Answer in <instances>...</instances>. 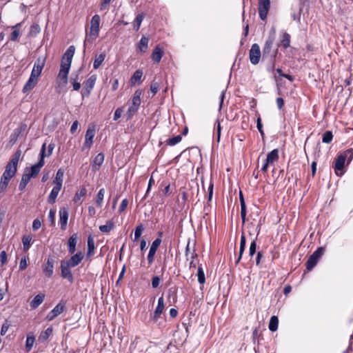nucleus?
<instances>
[{"label":"nucleus","mask_w":353,"mask_h":353,"mask_svg":"<svg viewBox=\"0 0 353 353\" xmlns=\"http://www.w3.org/2000/svg\"><path fill=\"white\" fill-rule=\"evenodd\" d=\"M31 241H32L31 236L28 235V236H23L22 243H23L24 251H28L30 249Z\"/></svg>","instance_id":"nucleus-48"},{"label":"nucleus","mask_w":353,"mask_h":353,"mask_svg":"<svg viewBox=\"0 0 353 353\" xmlns=\"http://www.w3.org/2000/svg\"><path fill=\"white\" fill-rule=\"evenodd\" d=\"M333 139V134L331 131H326L322 137V141L325 143H330Z\"/></svg>","instance_id":"nucleus-53"},{"label":"nucleus","mask_w":353,"mask_h":353,"mask_svg":"<svg viewBox=\"0 0 353 353\" xmlns=\"http://www.w3.org/2000/svg\"><path fill=\"white\" fill-rule=\"evenodd\" d=\"M17 171V165H13L12 163L8 162L6 166V169L3 175L6 176L10 179L14 177Z\"/></svg>","instance_id":"nucleus-20"},{"label":"nucleus","mask_w":353,"mask_h":353,"mask_svg":"<svg viewBox=\"0 0 353 353\" xmlns=\"http://www.w3.org/2000/svg\"><path fill=\"white\" fill-rule=\"evenodd\" d=\"M97 80L96 75H92L88 78V79L83 83V88L81 92V94L83 97L84 95L88 97L92 90L93 89L95 82Z\"/></svg>","instance_id":"nucleus-13"},{"label":"nucleus","mask_w":353,"mask_h":353,"mask_svg":"<svg viewBox=\"0 0 353 353\" xmlns=\"http://www.w3.org/2000/svg\"><path fill=\"white\" fill-rule=\"evenodd\" d=\"M198 282L200 284H203L205 281L204 271L201 265L199 266L197 271Z\"/></svg>","instance_id":"nucleus-50"},{"label":"nucleus","mask_w":353,"mask_h":353,"mask_svg":"<svg viewBox=\"0 0 353 353\" xmlns=\"http://www.w3.org/2000/svg\"><path fill=\"white\" fill-rule=\"evenodd\" d=\"M279 157V150L274 149L268 154L265 161H267L268 163L272 164L273 162L276 161Z\"/></svg>","instance_id":"nucleus-30"},{"label":"nucleus","mask_w":353,"mask_h":353,"mask_svg":"<svg viewBox=\"0 0 353 353\" xmlns=\"http://www.w3.org/2000/svg\"><path fill=\"white\" fill-rule=\"evenodd\" d=\"M64 171L61 168L59 169L55 176V179L54 183H55V186L61 188L63 183V178Z\"/></svg>","instance_id":"nucleus-35"},{"label":"nucleus","mask_w":353,"mask_h":353,"mask_svg":"<svg viewBox=\"0 0 353 353\" xmlns=\"http://www.w3.org/2000/svg\"><path fill=\"white\" fill-rule=\"evenodd\" d=\"M21 154V150H17L9 162L12 163L13 165H17Z\"/></svg>","instance_id":"nucleus-57"},{"label":"nucleus","mask_w":353,"mask_h":353,"mask_svg":"<svg viewBox=\"0 0 353 353\" xmlns=\"http://www.w3.org/2000/svg\"><path fill=\"white\" fill-rule=\"evenodd\" d=\"M249 58L251 63L253 65L258 64L261 58L262 59V52L258 43L252 44L249 52Z\"/></svg>","instance_id":"nucleus-5"},{"label":"nucleus","mask_w":353,"mask_h":353,"mask_svg":"<svg viewBox=\"0 0 353 353\" xmlns=\"http://www.w3.org/2000/svg\"><path fill=\"white\" fill-rule=\"evenodd\" d=\"M95 249L94 239L92 236H89L88 238V252L87 256H91L94 254Z\"/></svg>","instance_id":"nucleus-38"},{"label":"nucleus","mask_w":353,"mask_h":353,"mask_svg":"<svg viewBox=\"0 0 353 353\" xmlns=\"http://www.w3.org/2000/svg\"><path fill=\"white\" fill-rule=\"evenodd\" d=\"M345 162V159H344L343 156H342L341 154L337 156L334 165V172L337 176H341L343 174Z\"/></svg>","instance_id":"nucleus-14"},{"label":"nucleus","mask_w":353,"mask_h":353,"mask_svg":"<svg viewBox=\"0 0 353 353\" xmlns=\"http://www.w3.org/2000/svg\"><path fill=\"white\" fill-rule=\"evenodd\" d=\"M105 58V54L104 52L101 53L99 55H96L93 63V68L94 69H98L103 63V61H104Z\"/></svg>","instance_id":"nucleus-41"},{"label":"nucleus","mask_w":353,"mask_h":353,"mask_svg":"<svg viewBox=\"0 0 353 353\" xmlns=\"http://www.w3.org/2000/svg\"><path fill=\"white\" fill-rule=\"evenodd\" d=\"M159 88V83L155 81H153L150 85V90L153 95L156 94Z\"/></svg>","instance_id":"nucleus-59"},{"label":"nucleus","mask_w":353,"mask_h":353,"mask_svg":"<svg viewBox=\"0 0 353 353\" xmlns=\"http://www.w3.org/2000/svg\"><path fill=\"white\" fill-rule=\"evenodd\" d=\"M279 319L276 316H272L270 318L269 323V330L272 332H275L278 329Z\"/></svg>","instance_id":"nucleus-43"},{"label":"nucleus","mask_w":353,"mask_h":353,"mask_svg":"<svg viewBox=\"0 0 353 353\" xmlns=\"http://www.w3.org/2000/svg\"><path fill=\"white\" fill-rule=\"evenodd\" d=\"M41 32V28L38 23H33L30 28L28 36L30 37H36Z\"/></svg>","instance_id":"nucleus-40"},{"label":"nucleus","mask_w":353,"mask_h":353,"mask_svg":"<svg viewBox=\"0 0 353 353\" xmlns=\"http://www.w3.org/2000/svg\"><path fill=\"white\" fill-rule=\"evenodd\" d=\"M10 327V324L8 323V321L6 320L2 325L1 329V335L3 336L6 334Z\"/></svg>","instance_id":"nucleus-63"},{"label":"nucleus","mask_w":353,"mask_h":353,"mask_svg":"<svg viewBox=\"0 0 353 353\" xmlns=\"http://www.w3.org/2000/svg\"><path fill=\"white\" fill-rule=\"evenodd\" d=\"M270 7V0H259V14L261 20L267 19Z\"/></svg>","instance_id":"nucleus-11"},{"label":"nucleus","mask_w":353,"mask_h":353,"mask_svg":"<svg viewBox=\"0 0 353 353\" xmlns=\"http://www.w3.org/2000/svg\"><path fill=\"white\" fill-rule=\"evenodd\" d=\"M78 235L77 233L73 234L68 240V249L70 254H73L76 251Z\"/></svg>","instance_id":"nucleus-17"},{"label":"nucleus","mask_w":353,"mask_h":353,"mask_svg":"<svg viewBox=\"0 0 353 353\" xmlns=\"http://www.w3.org/2000/svg\"><path fill=\"white\" fill-rule=\"evenodd\" d=\"M44 299H45L44 294L40 293V294L36 295L30 303L31 308L32 309L37 308L43 303Z\"/></svg>","instance_id":"nucleus-23"},{"label":"nucleus","mask_w":353,"mask_h":353,"mask_svg":"<svg viewBox=\"0 0 353 353\" xmlns=\"http://www.w3.org/2000/svg\"><path fill=\"white\" fill-rule=\"evenodd\" d=\"M239 200L241 203V217L243 221V223L245 222L246 220V205L245 202V199L243 197V194L241 191L239 192Z\"/></svg>","instance_id":"nucleus-22"},{"label":"nucleus","mask_w":353,"mask_h":353,"mask_svg":"<svg viewBox=\"0 0 353 353\" xmlns=\"http://www.w3.org/2000/svg\"><path fill=\"white\" fill-rule=\"evenodd\" d=\"M149 39L143 36L137 44V47L141 52H145L148 48Z\"/></svg>","instance_id":"nucleus-32"},{"label":"nucleus","mask_w":353,"mask_h":353,"mask_svg":"<svg viewBox=\"0 0 353 353\" xmlns=\"http://www.w3.org/2000/svg\"><path fill=\"white\" fill-rule=\"evenodd\" d=\"M104 161V154L103 153H99L93 159L91 165L92 167H95V170H99Z\"/></svg>","instance_id":"nucleus-27"},{"label":"nucleus","mask_w":353,"mask_h":353,"mask_svg":"<svg viewBox=\"0 0 353 353\" xmlns=\"http://www.w3.org/2000/svg\"><path fill=\"white\" fill-rule=\"evenodd\" d=\"M55 263V258L52 256H49L46 259V263L43 265V272L46 277L50 278L52 276Z\"/></svg>","instance_id":"nucleus-9"},{"label":"nucleus","mask_w":353,"mask_h":353,"mask_svg":"<svg viewBox=\"0 0 353 353\" xmlns=\"http://www.w3.org/2000/svg\"><path fill=\"white\" fill-rule=\"evenodd\" d=\"M145 16V14L142 12L139 14L133 21V27L136 31H138L140 28L141 24Z\"/></svg>","instance_id":"nucleus-37"},{"label":"nucleus","mask_w":353,"mask_h":353,"mask_svg":"<svg viewBox=\"0 0 353 353\" xmlns=\"http://www.w3.org/2000/svg\"><path fill=\"white\" fill-rule=\"evenodd\" d=\"M341 154L344 157L345 160H347V163H349L353 159V148L347 149Z\"/></svg>","instance_id":"nucleus-52"},{"label":"nucleus","mask_w":353,"mask_h":353,"mask_svg":"<svg viewBox=\"0 0 353 353\" xmlns=\"http://www.w3.org/2000/svg\"><path fill=\"white\" fill-rule=\"evenodd\" d=\"M74 51H75V48L74 46H69V48L64 52V54L62 57V59L72 62V57L74 54Z\"/></svg>","instance_id":"nucleus-33"},{"label":"nucleus","mask_w":353,"mask_h":353,"mask_svg":"<svg viewBox=\"0 0 353 353\" xmlns=\"http://www.w3.org/2000/svg\"><path fill=\"white\" fill-rule=\"evenodd\" d=\"M100 21L101 18L99 14H94L92 17L90 21V31L89 32H86V37L83 43V53L85 52L86 43L88 42L91 43L97 39V37H98L99 33Z\"/></svg>","instance_id":"nucleus-3"},{"label":"nucleus","mask_w":353,"mask_h":353,"mask_svg":"<svg viewBox=\"0 0 353 353\" xmlns=\"http://www.w3.org/2000/svg\"><path fill=\"white\" fill-rule=\"evenodd\" d=\"M165 308V303L163 295L159 298L158 304L154 312L150 314V321L156 323L160 318Z\"/></svg>","instance_id":"nucleus-7"},{"label":"nucleus","mask_w":353,"mask_h":353,"mask_svg":"<svg viewBox=\"0 0 353 353\" xmlns=\"http://www.w3.org/2000/svg\"><path fill=\"white\" fill-rule=\"evenodd\" d=\"M71 268H72L65 262L64 260L61 261V276L64 279H67L70 283H72L74 282V276L71 272Z\"/></svg>","instance_id":"nucleus-8"},{"label":"nucleus","mask_w":353,"mask_h":353,"mask_svg":"<svg viewBox=\"0 0 353 353\" xmlns=\"http://www.w3.org/2000/svg\"><path fill=\"white\" fill-rule=\"evenodd\" d=\"M262 62L265 63V68L268 72L273 73L275 70L276 59L263 60Z\"/></svg>","instance_id":"nucleus-42"},{"label":"nucleus","mask_w":353,"mask_h":353,"mask_svg":"<svg viewBox=\"0 0 353 353\" xmlns=\"http://www.w3.org/2000/svg\"><path fill=\"white\" fill-rule=\"evenodd\" d=\"M65 309V302L61 300L47 315L46 319L48 321H52L60 314L63 312Z\"/></svg>","instance_id":"nucleus-10"},{"label":"nucleus","mask_w":353,"mask_h":353,"mask_svg":"<svg viewBox=\"0 0 353 353\" xmlns=\"http://www.w3.org/2000/svg\"><path fill=\"white\" fill-rule=\"evenodd\" d=\"M68 212L65 208H62L59 210V223L61 229L65 230L68 224Z\"/></svg>","instance_id":"nucleus-16"},{"label":"nucleus","mask_w":353,"mask_h":353,"mask_svg":"<svg viewBox=\"0 0 353 353\" xmlns=\"http://www.w3.org/2000/svg\"><path fill=\"white\" fill-rule=\"evenodd\" d=\"M44 148H43L41 154V159L38 163L32 165L30 168H26L22 175L21 180L19 185V190L23 191L29 183L31 178L36 177L40 172L41 168L44 165Z\"/></svg>","instance_id":"nucleus-1"},{"label":"nucleus","mask_w":353,"mask_h":353,"mask_svg":"<svg viewBox=\"0 0 353 353\" xmlns=\"http://www.w3.org/2000/svg\"><path fill=\"white\" fill-rule=\"evenodd\" d=\"M142 94V90H137L132 99V106L137 108L139 109L140 105H141V97Z\"/></svg>","instance_id":"nucleus-25"},{"label":"nucleus","mask_w":353,"mask_h":353,"mask_svg":"<svg viewBox=\"0 0 353 353\" xmlns=\"http://www.w3.org/2000/svg\"><path fill=\"white\" fill-rule=\"evenodd\" d=\"M35 341V338L34 336H28L26 341V351L29 352Z\"/></svg>","instance_id":"nucleus-47"},{"label":"nucleus","mask_w":353,"mask_h":353,"mask_svg":"<svg viewBox=\"0 0 353 353\" xmlns=\"http://www.w3.org/2000/svg\"><path fill=\"white\" fill-rule=\"evenodd\" d=\"M138 110V108L132 105H130L128 108V110L126 112V120L128 121L131 119L133 117V116L137 112Z\"/></svg>","instance_id":"nucleus-54"},{"label":"nucleus","mask_w":353,"mask_h":353,"mask_svg":"<svg viewBox=\"0 0 353 353\" xmlns=\"http://www.w3.org/2000/svg\"><path fill=\"white\" fill-rule=\"evenodd\" d=\"M19 36L20 31H18L17 30H13L10 35V40L12 41H15L18 39Z\"/></svg>","instance_id":"nucleus-62"},{"label":"nucleus","mask_w":353,"mask_h":353,"mask_svg":"<svg viewBox=\"0 0 353 353\" xmlns=\"http://www.w3.org/2000/svg\"><path fill=\"white\" fill-rule=\"evenodd\" d=\"M104 194H105V190L103 188H101L99 190L97 194V197L95 199V203L96 205L98 208H101L103 203V198H104Z\"/></svg>","instance_id":"nucleus-45"},{"label":"nucleus","mask_w":353,"mask_h":353,"mask_svg":"<svg viewBox=\"0 0 353 353\" xmlns=\"http://www.w3.org/2000/svg\"><path fill=\"white\" fill-rule=\"evenodd\" d=\"M216 123L217 124L216 126V140L219 143L221 139V127L220 124V121L219 119L216 121Z\"/></svg>","instance_id":"nucleus-60"},{"label":"nucleus","mask_w":353,"mask_h":353,"mask_svg":"<svg viewBox=\"0 0 353 353\" xmlns=\"http://www.w3.org/2000/svg\"><path fill=\"white\" fill-rule=\"evenodd\" d=\"M280 42L284 49H287L290 45V35L287 32H283L281 35Z\"/></svg>","instance_id":"nucleus-39"},{"label":"nucleus","mask_w":353,"mask_h":353,"mask_svg":"<svg viewBox=\"0 0 353 353\" xmlns=\"http://www.w3.org/2000/svg\"><path fill=\"white\" fill-rule=\"evenodd\" d=\"M160 281H161V279L159 276H153L152 279V288H157L159 285Z\"/></svg>","instance_id":"nucleus-64"},{"label":"nucleus","mask_w":353,"mask_h":353,"mask_svg":"<svg viewBox=\"0 0 353 353\" xmlns=\"http://www.w3.org/2000/svg\"><path fill=\"white\" fill-rule=\"evenodd\" d=\"M87 192V190L85 187H83L79 192H77L73 198V201L74 203H77L79 201H80L81 198L85 196Z\"/></svg>","instance_id":"nucleus-49"},{"label":"nucleus","mask_w":353,"mask_h":353,"mask_svg":"<svg viewBox=\"0 0 353 353\" xmlns=\"http://www.w3.org/2000/svg\"><path fill=\"white\" fill-rule=\"evenodd\" d=\"M163 55V52L161 48L158 45L153 50L151 58L156 63H159L161 61Z\"/></svg>","instance_id":"nucleus-21"},{"label":"nucleus","mask_w":353,"mask_h":353,"mask_svg":"<svg viewBox=\"0 0 353 353\" xmlns=\"http://www.w3.org/2000/svg\"><path fill=\"white\" fill-rule=\"evenodd\" d=\"M115 227V223L113 219L108 220L105 225L99 226V230L103 233H109Z\"/></svg>","instance_id":"nucleus-26"},{"label":"nucleus","mask_w":353,"mask_h":353,"mask_svg":"<svg viewBox=\"0 0 353 353\" xmlns=\"http://www.w3.org/2000/svg\"><path fill=\"white\" fill-rule=\"evenodd\" d=\"M71 61H65V60H61V68L60 70L65 71L69 72L70 66H71Z\"/></svg>","instance_id":"nucleus-56"},{"label":"nucleus","mask_w":353,"mask_h":353,"mask_svg":"<svg viewBox=\"0 0 353 353\" xmlns=\"http://www.w3.org/2000/svg\"><path fill=\"white\" fill-rule=\"evenodd\" d=\"M143 230H144V226L143 224H139V225H137L136 227L135 230H134V241H137L141 237Z\"/></svg>","instance_id":"nucleus-55"},{"label":"nucleus","mask_w":353,"mask_h":353,"mask_svg":"<svg viewBox=\"0 0 353 353\" xmlns=\"http://www.w3.org/2000/svg\"><path fill=\"white\" fill-rule=\"evenodd\" d=\"M10 179V178L2 174L0 180V193H2L6 190Z\"/></svg>","instance_id":"nucleus-44"},{"label":"nucleus","mask_w":353,"mask_h":353,"mask_svg":"<svg viewBox=\"0 0 353 353\" xmlns=\"http://www.w3.org/2000/svg\"><path fill=\"white\" fill-rule=\"evenodd\" d=\"M61 188L54 186L52 190H51V192L50 193L48 197V202L50 204H53L56 201V199L58 196V194Z\"/></svg>","instance_id":"nucleus-31"},{"label":"nucleus","mask_w":353,"mask_h":353,"mask_svg":"<svg viewBox=\"0 0 353 353\" xmlns=\"http://www.w3.org/2000/svg\"><path fill=\"white\" fill-rule=\"evenodd\" d=\"M324 252L325 248L319 247L310 256L306 262L307 271H311L315 267Z\"/></svg>","instance_id":"nucleus-4"},{"label":"nucleus","mask_w":353,"mask_h":353,"mask_svg":"<svg viewBox=\"0 0 353 353\" xmlns=\"http://www.w3.org/2000/svg\"><path fill=\"white\" fill-rule=\"evenodd\" d=\"M275 40V30L272 29L266 39L262 50V61L276 59L278 54V48L274 47Z\"/></svg>","instance_id":"nucleus-2"},{"label":"nucleus","mask_w":353,"mask_h":353,"mask_svg":"<svg viewBox=\"0 0 353 353\" xmlns=\"http://www.w3.org/2000/svg\"><path fill=\"white\" fill-rule=\"evenodd\" d=\"M38 81V78L32 77L30 74L28 80L23 85L22 91L23 93H27L28 92L32 90L37 85Z\"/></svg>","instance_id":"nucleus-19"},{"label":"nucleus","mask_w":353,"mask_h":353,"mask_svg":"<svg viewBox=\"0 0 353 353\" xmlns=\"http://www.w3.org/2000/svg\"><path fill=\"white\" fill-rule=\"evenodd\" d=\"M52 327H49L45 331L41 332L38 337L39 342L44 343L46 341L49 336L52 334Z\"/></svg>","instance_id":"nucleus-28"},{"label":"nucleus","mask_w":353,"mask_h":353,"mask_svg":"<svg viewBox=\"0 0 353 353\" xmlns=\"http://www.w3.org/2000/svg\"><path fill=\"white\" fill-rule=\"evenodd\" d=\"M161 241L162 240L161 239V238H157L150 245L149 252L147 256L148 265H151L154 262L157 250L159 245H161Z\"/></svg>","instance_id":"nucleus-12"},{"label":"nucleus","mask_w":353,"mask_h":353,"mask_svg":"<svg viewBox=\"0 0 353 353\" xmlns=\"http://www.w3.org/2000/svg\"><path fill=\"white\" fill-rule=\"evenodd\" d=\"M46 60V57H39L37 59L34 63V66L30 74L32 77L39 78L44 68Z\"/></svg>","instance_id":"nucleus-6"},{"label":"nucleus","mask_w":353,"mask_h":353,"mask_svg":"<svg viewBox=\"0 0 353 353\" xmlns=\"http://www.w3.org/2000/svg\"><path fill=\"white\" fill-rule=\"evenodd\" d=\"M256 251V238L255 239H254L250 243V248H249L250 256L252 257L255 254Z\"/></svg>","instance_id":"nucleus-58"},{"label":"nucleus","mask_w":353,"mask_h":353,"mask_svg":"<svg viewBox=\"0 0 353 353\" xmlns=\"http://www.w3.org/2000/svg\"><path fill=\"white\" fill-rule=\"evenodd\" d=\"M245 245H246V238H245V234L243 233L241 236L239 253V256L235 261L236 264H238L239 263V261H241L242 256L243 254V252L245 251Z\"/></svg>","instance_id":"nucleus-24"},{"label":"nucleus","mask_w":353,"mask_h":353,"mask_svg":"<svg viewBox=\"0 0 353 353\" xmlns=\"http://www.w3.org/2000/svg\"><path fill=\"white\" fill-rule=\"evenodd\" d=\"M27 129V125L26 123H21L19 126L15 130L19 132V133L21 134V137L24 135V132L26 131Z\"/></svg>","instance_id":"nucleus-61"},{"label":"nucleus","mask_w":353,"mask_h":353,"mask_svg":"<svg viewBox=\"0 0 353 353\" xmlns=\"http://www.w3.org/2000/svg\"><path fill=\"white\" fill-rule=\"evenodd\" d=\"M21 137V134L19 133L18 131H17L15 129L13 130V132L11 133L10 136V140L9 143L11 145H14L17 141L19 137Z\"/></svg>","instance_id":"nucleus-51"},{"label":"nucleus","mask_w":353,"mask_h":353,"mask_svg":"<svg viewBox=\"0 0 353 353\" xmlns=\"http://www.w3.org/2000/svg\"><path fill=\"white\" fill-rule=\"evenodd\" d=\"M68 73L65 71L59 70L58 74L57 81L59 84H62L63 86H65L68 81Z\"/></svg>","instance_id":"nucleus-29"},{"label":"nucleus","mask_w":353,"mask_h":353,"mask_svg":"<svg viewBox=\"0 0 353 353\" xmlns=\"http://www.w3.org/2000/svg\"><path fill=\"white\" fill-rule=\"evenodd\" d=\"M54 147H55V144L54 143H50L48 146V152L46 153V143H44L42 145L41 150H40L39 159H41V151H42L43 148H44V154H44V158H45L46 157H50L52 155Z\"/></svg>","instance_id":"nucleus-36"},{"label":"nucleus","mask_w":353,"mask_h":353,"mask_svg":"<svg viewBox=\"0 0 353 353\" xmlns=\"http://www.w3.org/2000/svg\"><path fill=\"white\" fill-rule=\"evenodd\" d=\"M182 140V137L181 134L176 135L175 137H173L172 138L168 139L166 141V144L170 146L175 145L176 144L181 142Z\"/></svg>","instance_id":"nucleus-46"},{"label":"nucleus","mask_w":353,"mask_h":353,"mask_svg":"<svg viewBox=\"0 0 353 353\" xmlns=\"http://www.w3.org/2000/svg\"><path fill=\"white\" fill-rule=\"evenodd\" d=\"M143 76V72L141 70H137L132 76L131 77L130 81L131 83L133 85L140 84L141 79Z\"/></svg>","instance_id":"nucleus-34"},{"label":"nucleus","mask_w":353,"mask_h":353,"mask_svg":"<svg viewBox=\"0 0 353 353\" xmlns=\"http://www.w3.org/2000/svg\"><path fill=\"white\" fill-rule=\"evenodd\" d=\"M94 137V130L88 128L86 131L85 136V141L83 148H90L93 143V138Z\"/></svg>","instance_id":"nucleus-18"},{"label":"nucleus","mask_w":353,"mask_h":353,"mask_svg":"<svg viewBox=\"0 0 353 353\" xmlns=\"http://www.w3.org/2000/svg\"><path fill=\"white\" fill-rule=\"evenodd\" d=\"M84 258V254L79 251L77 253H74L70 259L68 260H64L68 265H70L72 268H74L81 263L82 260Z\"/></svg>","instance_id":"nucleus-15"}]
</instances>
